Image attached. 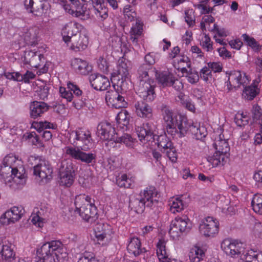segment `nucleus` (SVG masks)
Here are the masks:
<instances>
[{"label": "nucleus", "mask_w": 262, "mask_h": 262, "mask_svg": "<svg viewBox=\"0 0 262 262\" xmlns=\"http://www.w3.org/2000/svg\"><path fill=\"white\" fill-rule=\"evenodd\" d=\"M136 129L141 142L146 143L157 140L158 147L161 149L162 152H164L168 148L171 149L173 143L167 136L165 134L160 136L155 135L149 123L143 124L142 126H138Z\"/></svg>", "instance_id": "f257e3e1"}, {"label": "nucleus", "mask_w": 262, "mask_h": 262, "mask_svg": "<svg viewBox=\"0 0 262 262\" xmlns=\"http://www.w3.org/2000/svg\"><path fill=\"white\" fill-rule=\"evenodd\" d=\"M149 66L142 64L138 70V92L143 99L148 101H152L156 97L155 91V83L154 79H150L148 75Z\"/></svg>", "instance_id": "f03ea898"}, {"label": "nucleus", "mask_w": 262, "mask_h": 262, "mask_svg": "<svg viewBox=\"0 0 262 262\" xmlns=\"http://www.w3.org/2000/svg\"><path fill=\"white\" fill-rule=\"evenodd\" d=\"M214 146L216 151L213 156L207 157V162L212 167H216L220 164L224 165L230 155V146L227 140L224 138V135H219L218 138L215 140Z\"/></svg>", "instance_id": "7ed1b4c3"}, {"label": "nucleus", "mask_w": 262, "mask_h": 262, "mask_svg": "<svg viewBox=\"0 0 262 262\" xmlns=\"http://www.w3.org/2000/svg\"><path fill=\"white\" fill-rule=\"evenodd\" d=\"M91 198L84 194L76 196L75 212L87 222H92L97 214L96 207L91 202Z\"/></svg>", "instance_id": "20e7f679"}, {"label": "nucleus", "mask_w": 262, "mask_h": 262, "mask_svg": "<svg viewBox=\"0 0 262 262\" xmlns=\"http://www.w3.org/2000/svg\"><path fill=\"white\" fill-rule=\"evenodd\" d=\"M75 175L73 164L71 162H62L59 170L60 185L70 187L74 181Z\"/></svg>", "instance_id": "39448f33"}, {"label": "nucleus", "mask_w": 262, "mask_h": 262, "mask_svg": "<svg viewBox=\"0 0 262 262\" xmlns=\"http://www.w3.org/2000/svg\"><path fill=\"white\" fill-rule=\"evenodd\" d=\"M189 220L185 217H176L172 221L170 226L169 234L173 239H178L183 233H187L190 230V227L188 225Z\"/></svg>", "instance_id": "423d86ee"}, {"label": "nucleus", "mask_w": 262, "mask_h": 262, "mask_svg": "<svg viewBox=\"0 0 262 262\" xmlns=\"http://www.w3.org/2000/svg\"><path fill=\"white\" fill-rule=\"evenodd\" d=\"M33 173L38 176L42 181L47 183L53 178V168L48 161L39 160L37 164L33 166Z\"/></svg>", "instance_id": "0eeeda50"}, {"label": "nucleus", "mask_w": 262, "mask_h": 262, "mask_svg": "<svg viewBox=\"0 0 262 262\" xmlns=\"http://www.w3.org/2000/svg\"><path fill=\"white\" fill-rule=\"evenodd\" d=\"M219 229V222L210 216L203 219L199 226L200 233L206 237L214 236L218 233Z\"/></svg>", "instance_id": "6e6552de"}, {"label": "nucleus", "mask_w": 262, "mask_h": 262, "mask_svg": "<svg viewBox=\"0 0 262 262\" xmlns=\"http://www.w3.org/2000/svg\"><path fill=\"white\" fill-rule=\"evenodd\" d=\"M221 248L225 253L232 257H238L243 253H246L243 244L236 241L233 242L229 239L224 240L222 244Z\"/></svg>", "instance_id": "1a4fd4ad"}, {"label": "nucleus", "mask_w": 262, "mask_h": 262, "mask_svg": "<svg viewBox=\"0 0 262 262\" xmlns=\"http://www.w3.org/2000/svg\"><path fill=\"white\" fill-rule=\"evenodd\" d=\"M152 196V192L148 191V188L141 192L134 199L130 200L129 207L131 209L137 213H142L146 207V200Z\"/></svg>", "instance_id": "9d476101"}, {"label": "nucleus", "mask_w": 262, "mask_h": 262, "mask_svg": "<svg viewBox=\"0 0 262 262\" xmlns=\"http://www.w3.org/2000/svg\"><path fill=\"white\" fill-rule=\"evenodd\" d=\"M24 6L26 9L34 15L39 16L46 13L49 4L45 1L25 0Z\"/></svg>", "instance_id": "9b49d317"}, {"label": "nucleus", "mask_w": 262, "mask_h": 262, "mask_svg": "<svg viewBox=\"0 0 262 262\" xmlns=\"http://www.w3.org/2000/svg\"><path fill=\"white\" fill-rule=\"evenodd\" d=\"M66 152L72 158L80 160L81 162L86 164L95 163L96 161V156L95 154L91 152L86 153L78 148L76 149L73 147H67Z\"/></svg>", "instance_id": "f8f14e48"}, {"label": "nucleus", "mask_w": 262, "mask_h": 262, "mask_svg": "<svg viewBox=\"0 0 262 262\" xmlns=\"http://www.w3.org/2000/svg\"><path fill=\"white\" fill-rule=\"evenodd\" d=\"M97 134L101 139L113 141L117 135L114 127L107 122H101L98 125Z\"/></svg>", "instance_id": "ddd939ff"}, {"label": "nucleus", "mask_w": 262, "mask_h": 262, "mask_svg": "<svg viewBox=\"0 0 262 262\" xmlns=\"http://www.w3.org/2000/svg\"><path fill=\"white\" fill-rule=\"evenodd\" d=\"M228 74V79L227 81V86L229 91H230L232 87L239 88L241 85H244L248 80L247 76L245 73H243V76L240 71H232L229 73L226 72Z\"/></svg>", "instance_id": "4468645a"}, {"label": "nucleus", "mask_w": 262, "mask_h": 262, "mask_svg": "<svg viewBox=\"0 0 262 262\" xmlns=\"http://www.w3.org/2000/svg\"><path fill=\"white\" fill-rule=\"evenodd\" d=\"M23 214V209L21 207L14 206L1 216L0 223L3 225L14 223L21 218Z\"/></svg>", "instance_id": "2eb2a0df"}, {"label": "nucleus", "mask_w": 262, "mask_h": 262, "mask_svg": "<svg viewBox=\"0 0 262 262\" xmlns=\"http://www.w3.org/2000/svg\"><path fill=\"white\" fill-rule=\"evenodd\" d=\"M81 25L74 21H70L65 25L61 32L63 41L69 45V40L81 32Z\"/></svg>", "instance_id": "dca6fc26"}, {"label": "nucleus", "mask_w": 262, "mask_h": 262, "mask_svg": "<svg viewBox=\"0 0 262 262\" xmlns=\"http://www.w3.org/2000/svg\"><path fill=\"white\" fill-rule=\"evenodd\" d=\"M91 86L96 90L105 91L110 86V82L107 77L101 74L94 73L89 76Z\"/></svg>", "instance_id": "f3484780"}, {"label": "nucleus", "mask_w": 262, "mask_h": 262, "mask_svg": "<svg viewBox=\"0 0 262 262\" xmlns=\"http://www.w3.org/2000/svg\"><path fill=\"white\" fill-rule=\"evenodd\" d=\"M50 106L42 101H34L30 104V115L32 118L36 119L47 112Z\"/></svg>", "instance_id": "a211bd4d"}, {"label": "nucleus", "mask_w": 262, "mask_h": 262, "mask_svg": "<svg viewBox=\"0 0 262 262\" xmlns=\"http://www.w3.org/2000/svg\"><path fill=\"white\" fill-rule=\"evenodd\" d=\"M71 43L70 47L75 51H80L85 49L88 43L87 36L80 32L78 35L74 36L69 41Z\"/></svg>", "instance_id": "6ab92c4d"}, {"label": "nucleus", "mask_w": 262, "mask_h": 262, "mask_svg": "<svg viewBox=\"0 0 262 262\" xmlns=\"http://www.w3.org/2000/svg\"><path fill=\"white\" fill-rule=\"evenodd\" d=\"M147 102L149 101L144 99L137 102L135 104V111L139 117L150 119L152 117V110Z\"/></svg>", "instance_id": "aec40b11"}, {"label": "nucleus", "mask_w": 262, "mask_h": 262, "mask_svg": "<svg viewBox=\"0 0 262 262\" xmlns=\"http://www.w3.org/2000/svg\"><path fill=\"white\" fill-rule=\"evenodd\" d=\"M127 250L129 253L133 254L136 257L146 252L145 248L141 247L140 239L135 236L129 238Z\"/></svg>", "instance_id": "412c9836"}, {"label": "nucleus", "mask_w": 262, "mask_h": 262, "mask_svg": "<svg viewBox=\"0 0 262 262\" xmlns=\"http://www.w3.org/2000/svg\"><path fill=\"white\" fill-rule=\"evenodd\" d=\"M43 55L37 52L29 51L25 52L24 62L31 68H38Z\"/></svg>", "instance_id": "4be33fe9"}, {"label": "nucleus", "mask_w": 262, "mask_h": 262, "mask_svg": "<svg viewBox=\"0 0 262 262\" xmlns=\"http://www.w3.org/2000/svg\"><path fill=\"white\" fill-rule=\"evenodd\" d=\"M95 234L98 241H103L108 239L112 233L111 227L104 223L97 224L94 228Z\"/></svg>", "instance_id": "5701e85b"}, {"label": "nucleus", "mask_w": 262, "mask_h": 262, "mask_svg": "<svg viewBox=\"0 0 262 262\" xmlns=\"http://www.w3.org/2000/svg\"><path fill=\"white\" fill-rule=\"evenodd\" d=\"M174 120L175 125L176 124L179 130L181 137L184 136L188 132H190L191 126L194 124L189 122L186 117L181 115H178Z\"/></svg>", "instance_id": "b1692460"}, {"label": "nucleus", "mask_w": 262, "mask_h": 262, "mask_svg": "<svg viewBox=\"0 0 262 262\" xmlns=\"http://www.w3.org/2000/svg\"><path fill=\"white\" fill-rule=\"evenodd\" d=\"M39 29L37 27H33L26 29L24 32V39L25 42L31 46L37 43Z\"/></svg>", "instance_id": "393cba45"}, {"label": "nucleus", "mask_w": 262, "mask_h": 262, "mask_svg": "<svg viewBox=\"0 0 262 262\" xmlns=\"http://www.w3.org/2000/svg\"><path fill=\"white\" fill-rule=\"evenodd\" d=\"M148 191L152 192V196L148 199V201L146 200V207L153 210L155 213L158 212L159 209L161 208L163 205V203L157 199L159 194L155 191L154 187L148 188Z\"/></svg>", "instance_id": "a878e982"}, {"label": "nucleus", "mask_w": 262, "mask_h": 262, "mask_svg": "<svg viewBox=\"0 0 262 262\" xmlns=\"http://www.w3.org/2000/svg\"><path fill=\"white\" fill-rule=\"evenodd\" d=\"M111 79L112 81H116L114 85L116 86L121 94H125L132 88V82L128 76L120 78L117 76L112 77Z\"/></svg>", "instance_id": "bb28decb"}, {"label": "nucleus", "mask_w": 262, "mask_h": 262, "mask_svg": "<svg viewBox=\"0 0 262 262\" xmlns=\"http://www.w3.org/2000/svg\"><path fill=\"white\" fill-rule=\"evenodd\" d=\"M71 66L77 72L83 75L88 74L92 70V67L86 61L79 58H75L72 60Z\"/></svg>", "instance_id": "cd10ccee"}, {"label": "nucleus", "mask_w": 262, "mask_h": 262, "mask_svg": "<svg viewBox=\"0 0 262 262\" xmlns=\"http://www.w3.org/2000/svg\"><path fill=\"white\" fill-rule=\"evenodd\" d=\"M241 262H262V252L250 249L241 256Z\"/></svg>", "instance_id": "c85d7f7f"}, {"label": "nucleus", "mask_w": 262, "mask_h": 262, "mask_svg": "<svg viewBox=\"0 0 262 262\" xmlns=\"http://www.w3.org/2000/svg\"><path fill=\"white\" fill-rule=\"evenodd\" d=\"M7 160V157L4 160L3 166H1L0 169V174L2 178L4 179L5 183L11 182L13 179V173L14 171L17 173V169L13 168L10 165L5 164Z\"/></svg>", "instance_id": "c756f323"}, {"label": "nucleus", "mask_w": 262, "mask_h": 262, "mask_svg": "<svg viewBox=\"0 0 262 262\" xmlns=\"http://www.w3.org/2000/svg\"><path fill=\"white\" fill-rule=\"evenodd\" d=\"M173 75L169 72H160L156 73V78L162 87L171 86L172 80H173Z\"/></svg>", "instance_id": "7c9ffc66"}, {"label": "nucleus", "mask_w": 262, "mask_h": 262, "mask_svg": "<svg viewBox=\"0 0 262 262\" xmlns=\"http://www.w3.org/2000/svg\"><path fill=\"white\" fill-rule=\"evenodd\" d=\"M128 75V66L125 62V59L124 58H120L118 60L117 70L112 73V77L117 76L120 78L125 77Z\"/></svg>", "instance_id": "2f4dec72"}, {"label": "nucleus", "mask_w": 262, "mask_h": 262, "mask_svg": "<svg viewBox=\"0 0 262 262\" xmlns=\"http://www.w3.org/2000/svg\"><path fill=\"white\" fill-rule=\"evenodd\" d=\"M190 133H191V134L194 136L193 137L197 140L202 139L205 137L207 135L206 128L203 126H201L200 125H197L196 124L191 126Z\"/></svg>", "instance_id": "473e14b6"}, {"label": "nucleus", "mask_w": 262, "mask_h": 262, "mask_svg": "<svg viewBox=\"0 0 262 262\" xmlns=\"http://www.w3.org/2000/svg\"><path fill=\"white\" fill-rule=\"evenodd\" d=\"M204 255L203 250L198 247L192 248L189 253V257L191 262H200Z\"/></svg>", "instance_id": "72a5a7b5"}, {"label": "nucleus", "mask_w": 262, "mask_h": 262, "mask_svg": "<svg viewBox=\"0 0 262 262\" xmlns=\"http://www.w3.org/2000/svg\"><path fill=\"white\" fill-rule=\"evenodd\" d=\"M135 141V139L133 138L130 135L125 134L121 137H118L117 135L114 142L115 143H123L127 147L133 148Z\"/></svg>", "instance_id": "f704fd0d"}, {"label": "nucleus", "mask_w": 262, "mask_h": 262, "mask_svg": "<svg viewBox=\"0 0 262 262\" xmlns=\"http://www.w3.org/2000/svg\"><path fill=\"white\" fill-rule=\"evenodd\" d=\"M1 254L6 262H13L17 258L15 256V254L13 249L8 245L4 246Z\"/></svg>", "instance_id": "c9c22d12"}, {"label": "nucleus", "mask_w": 262, "mask_h": 262, "mask_svg": "<svg viewBox=\"0 0 262 262\" xmlns=\"http://www.w3.org/2000/svg\"><path fill=\"white\" fill-rule=\"evenodd\" d=\"M242 37L244 41L247 43V45L255 52H259L260 50L261 46L258 43L257 41L253 37H250L247 34H243Z\"/></svg>", "instance_id": "e433bc0d"}, {"label": "nucleus", "mask_w": 262, "mask_h": 262, "mask_svg": "<svg viewBox=\"0 0 262 262\" xmlns=\"http://www.w3.org/2000/svg\"><path fill=\"white\" fill-rule=\"evenodd\" d=\"M160 107L163 116V119L166 123L175 121L174 119H176V117L178 115L173 116L172 112L164 104H162Z\"/></svg>", "instance_id": "4c0bfd02"}, {"label": "nucleus", "mask_w": 262, "mask_h": 262, "mask_svg": "<svg viewBox=\"0 0 262 262\" xmlns=\"http://www.w3.org/2000/svg\"><path fill=\"white\" fill-rule=\"evenodd\" d=\"M95 14L98 18H100L101 20L106 19L108 16L107 8L104 6V3L99 5H97L94 8Z\"/></svg>", "instance_id": "58836bf2"}, {"label": "nucleus", "mask_w": 262, "mask_h": 262, "mask_svg": "<svg viewBox=\"0 0 262 262\" xmlns=\"http://www.w3.org/2000/svg\"><path fill=\"white\" fill-rule=\"evenodd\" d=\"M157 253L160 260L166 259L167 253L165 250V242L162 239L159 240L157 244Z\"/></svg>", "instance_id": "ea45409f"}, {"label": "nucleus", "mask_w": 262, "mask_h": 262, "mask_svg": "<svg viewBox=\"0 0 262 262\" xmlns=\"http://www.w3.org/2000/svg\"><path fill=\"white\" fill-rule=\"evenodd\" d=\"M255 86L250 85L246 86L243 92V96L245 99L249 100H253L257 95Z\"/></svg>", "instance_id": "a19ab883"}, {"label": "nucleus", "mask_w": 262, "mask_h": 262, "mask_svg": "<svg viewBox=\"0 0 262 262\" xmlns=\"http://www.w3.org/2000/svg\"><path fill=\"white\" fill-rule=\"evenodd\" d=\"M116 184L120 187L130 188L131 180L128 179L126 174H123L116 178Z\"/></svg>", "instance_id": "79ce46f5"}, {"label": "nucleus", "mask_w": 262, "mask_h": 262, "mask_svg": "<svg viewBox=\"0 0 262 262\" xmlns=\"http://www.w3.org/2000/svg\"><path fill=\"white\" fill-rule=\"evenodd\" d=\"M124 15L125 18L129 21L134 20L136 17V13L130 5H126L123 10Z\"/></svg>", "instance_id": "37998d69"}, {"label": "nucleus", "mask_w": 262, "mask_h": 262, "mask_svg": "<svg viewBox=\"0 0 262 262\" xmlns=\"http://www.w3.org/2000/svg\"><path fill=\"white\" fill-rule=\"evenodd\" d=\"M114 88L115 89L114 91H108L106 92L105 95V100L107 103H110V104H112L114 103L115 100L121 92L116 88L115 85H114Z\"/></svg>", "instance_id": "c03bdc74"}, {"label": "nucleus", "mask_w": 262, "mask_h": 262, "mask_svg": "<svg viewBox=\"0 0 262 262\" xmlns=\"http://www.w3.org/2000/svg\"><path fill=\"white\" fill-rule=\"evenodd\" d=\"M124 95L125 94L120 93L117 95L114 103L112 104V106L116 108L125 107L127 105V103L124 99Z\"/></svg>", "instance_id": "a18cd8bd"}, {"label": "nucleus", "mask_w": 262, "mask_h": 262, "mask_svg": "<svg viewBox=\"0 0 262 262\" xmlns=\"http://www.w3.org/2000/svg\"><path fill=\"white\" fill-rule=\"evenodd\" d=\"M252 118L254 121H261L262 118V110L260 107L255 104L253 105L252 109Z\"/></svg>", "instance_id": "49530a36"}, {"label": "nucleus", "mask_w": 262, "mask_h": 262, "mask_svg": "<svg viewBox=\"0 0 262 262\" xmlns=\"http://www.w3.org/2000/svg\"><path fill=\"white\" fill-rule=\"evenodd\" d=\"M182 201L178 198L174 199L170 203V210L173 213L176 212H179L183 209Z\"/></svg>", "instance_id": "de8ad7c7"}, {"label": "nucleus", "mask_w": 262, "mask_h": 262, "mask_svg": "<svg viewBox=\"0 0 262 262\" xmlns=\"http://www.w3.org/2000/svg\"><path fill=\"white\" fill-rule=\"evenodd\" d=\"M186 77L187 78L188 81L191 84L197 83L200 78L198 73L195 71H192V69L189 70V72Z\"/></svg>", "instance_id": "09e8293b"}, {"label": "nucleus", "mask_w": 262, "mask_h": 262, "mask_svg": "<svg viewBox=\"0 0 262 262\" xmlns=\"http://www.w3.org/2000/svg\"><path fill=\"white\" fill-rule=\"evenodd\" d=\"M91 136V134L89 131H84L79 129L76 132V139L81 142L90 138Z\"/></svg>", "instance_id": "8fccbe9b"}, {"label": "nucleus", "mask_w": 262, "mask_h": 262, "mask_svg": "<svg viewBox=\"0 0 262 262\" xmlns=\"http://www.w3.org/2000/svg\"><path fill=\"white\" fill-rule=\"evenodd\" d=\"M164 153H166L167 156L171 162H176L177 160V154L173 145H172L171 149L168 148V149H166Z\"/></svg>", "instance_id": "3c124183"}, {"label": "nucleus", "mask_w": 262, "mask_h": 262, "mask_svg": "<svg viewBox=\"0 0 262 262\" xmlns=\"http://www.w3.org/2000/svg\"><path fill=\"white\" fill-rule=\"evenodd\" d=\"M211 72L208 67H204L201 69L200 72V77L204 81L207 82L209 80V78H211Z\"/></svg>", "instance_id": "603ef678"}, {"label": "nucleus", "mask_w": 262, "mask_h": 262, "mask_svg": "<svg viewBox=\"0 0 262 262\" xmlns=\"http://www.w3.org/2000/svg\"><path fill=\"white\" fill-rule=\"evenodd\" d=\"M175 121L169 122L166 123V129L168 134L171 136L174 135L176 133H178V127L176 124L175 125Z\"/></svg>", "instance_id": "864d4df0"}, {"label": "nucleus", "mask_w": 262, "mask_h": 262, "mask_svg": "<svg viewBox=\"0 0 262 262\" xmlns=\"http://www.w3.org/2000/svg\"><path fill=\"white\" fill-rule=\"evenodd\" d=\"M249 117L246 116L244 118H241L240 116H235L234 118V121L237 125L239 126H244L248 124L249 122Z\"/></svg>", "instance_id": "5fc2aeb1"}, {"label": "nucleus", "mask_w": 262, "mask_h": 262, "mask_svg": "<svg viewBox=\"0 0 262 262\" xmlns=\"http://www.w3.org/2000/svg\"><path fill=\"white\" fill-rule=\"evenodd\" d=\"M262 203V194H255L251 202L253 209H257V205Z\"/></svg>", "instance_id": "6e6d98bb"}, {"label": "nucleus", "mask_w": 262, "mask_h": 262, "mask_svg": "<svg viewBox=\"0 0 262 262\" xmlns=\"http://www.w3.org/2000/svg\"><path fill=\"white\" fill-rule=\"evenodd\" d=\"M98 66L100 70L103 72H107L108 71V66L105 59L100 58L98 61Z\"/></svg>", "instance_id": "4d7b16f0"}, {"label": "nucleus", "mask_w": 262, "mask_h": 262, "mask_svg": "<svg viewBox=\"0 0 262 262\" xmlns=\"http://www.w3.org/2000/svg\"><path fill=\"white\" fill-rule=\"evenodd\" d=\"M185 21L187 23L189 27H192L194 25L195 23V19L193 16H192L190 14H189V10H186L185 11Z\"/></svg>", "instance_id": "13d9d810"}, {"label": "nucleus", "mask_w": 262, "mask_h": 262, "mask_svg": "<svg viewBox=\"0 0 262 262\" xmlns=\"http://www.w3.org/2000/svg\"><path fill=\"white\" fill-rule=\"evenodd\" d=\"M253 179L258 187L262 188V171L256 172L253 176Z\"/></svg>", "instance_id": "bf43d9fd"}, {"label": "nucleus", "mask_w": 262, "mask_h": 262, "mask_svg": "<svg viewBox=\"0 0 262 262\" xmlns=\"http://www.w3.org/2000/svg\"><path fill=\"white\" fill-rule=\"evenodd\" d=\"M142 25L139 23L136 22V25L134 27H132L130 34H133V35H137V36H140L142 33Z\"/></svg>", "instance_id": "052dcab7"}, {"label": "nucleus", "mask_w": 262, "mask_h": 262, "mask_svg": "<svg viewBox=\"0 0 262 262\" xmlns=\"http://www.w3.org/2000/svg\"><path fill=\"white\" fill-rule=\"evenodd\" d=\"M208 66L209 69H211L213 71L215 72H220L222 70V66L219 62H209Z\"/></svg>", "instance_id": "680f3d73"}, {"label": "nucleus", "mask_w": 262, "mask_h": 262, "mask_svg": "<svg viewBox=\"0 0 262 262\" xmlns=\"http://www.w3.org/2000/svg\"><path fill=\"white\" fill-rule=\"evenodd\" d=\"M92 140V139L91 136L90 138H89L82 142L83 144L82 146H81V149L82 150H87L92 148L93 146Z\"/></svg>", "instance_id": "e2e57ef3"}, {"label": "nucleus", "mask_w": 262, "mask_h": 262, "mask_svg": "<svg viewBox=\"0 0 262 262\" xmlns=\"http://www.w3.org/2000/svg\"><path fill=\"white\" fill-rule=\"evenodd\" d=\"M144 59L147 66H149V68L155 63V56L152 53H150L146 54L144 57Z\"/></svg>", "instance_id": "0e129e2a"}, {"label": "nucleus", "mask_w": 262, "mask_h": 262, "mask_svg": "<svg viewBox=\"0 0 262 262\" xmlns=\"http://www.w3.org/2000/svg\"><path fill=\"white\" fill-rule=\"evenodd\" d=\"M171 86H173L174 89L179 92L183 90L184 88L183 84L182 81L178 79H175L174 77H173V80H172Z\"/></svg>", "instance_id": "69168bd1"}, {"label": "nucleus", "mask_w": 262, "mask_h": 262, "mask_svg": "<svg viewBox=\"0 0 262 262\" xmlns=\"http://www.w3.org/2000/svg\"><path fill=\"white\" fill-rule=\"evenodd\" d=\"M49 88L47 85H43L42 88H40L39 95L40 99L44 100L47 97L49 94Z\"/></svg>", "instance_id": "338daca9"}, {"label": "nucleus", "mask_w": 262, "mask_h": 262, "mask_svg": "<svg viewBox=\"0 0 262 262\" xmlns=\"http://www.w3.org/2000/svg\"><path fill=\"white\" fill-rule=\"evenodd\" d=\"M260 125V132L256 134L255 136L254 142L256 144H260L262 143V123L258 122Z\"/></svg>", "instance_id": "774afa93"}]
</instances>
